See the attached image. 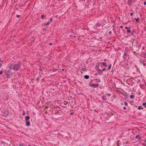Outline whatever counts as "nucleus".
I'll list each match as a JSON object with an SVG mask.
<instances>
[{
    "label": "nucleus",
    "mask_w": 146,
    "mask_h": 146,
    "mask_svg": "<svg viewBox=\"0 0 146 146\" xmlns=\"http://www.w3.org/2000/svg\"><path fill=\"white\" fill-rule=\"evenodd\" d=\"M22 64V63L21 61H18L17 64H15L14 65L13 70L16 71H17L20 68V67Z\"/></svg>",
    "instance_id": "1"
},
{
    "label": "nucleus",
    "mask_w": 146,
    "mask_h": 146,
    "mask_svg": "<svg viewBox=\"0 0 146 146\" xmlns=\"http://www.w3.org/2000/svg\"><path fill=\"white\" fill-rule=\"evenodd\" d=\"M137 83L139 82L140 83V84H143L144 83V81L143 80V78L142 76H137Z\"/></svg>",
    "instance_id": "2"
},
{
    "label": "nucleus",
    "mask_w": 146,
    "mask_h": 146,
    "mask_svg": "<svg viewBox=\"0 0 146 146\" xmlns=\"http://www.w3.org/2000/svg\"><path fill=\"white\" fill-rule=\"evenodd\" d=\"M4 72L5 74L6 75L7 78H10L11 76L12 75V73L11 72L10 70H6Z\"/></svg>",
    "instance_id": "3"
},
{
    "label": "nucleus",
    "mask_w": 146,
    "mask_h": 146,
    "mask_svg": "<svg viewBox=\"0 0 146 146\" xmlns=\"http://www.w3.org/2000/svg\"><path fill=\"white\" fill-rule=\"evenodd\" d=\"M131 105H133L134 106H135V107H137V106H136L137 103L136 102H135L133 100H132V101H131Z\"/></svg>",
    "instance_id": "4"
},
{
    "label": "nucleus",
    "mask_w": 146,
    "mask_h": 146,
    "mask_svg": "<svg viewBox=\"0 0 146 146\" xmlns=\"http://www.w3.org/2000/svg\"><path fill=\"white\" fill-rule=\"evenodd\" d=\"M89 85L91 87L93 88H94V84L93 83H92L91 82H89Z\"/></svg>",
    "instance_id": "5"
},
{
    "label": "nucleus",
    "mask_w": 146,
    "mask_h": 146,
    "mask_svg": "<svg viewBox=\"0 0 146 146\" xmlns=\"http://www.w3.org/2000/svg\"><path fill=\"white\" fill-rule=\"evenodd\" d=\"M127 53L126 52H125L123 54V58L125 59H126L127 58L126 56H127Z\"/></svg>",
    "instance_id": "6"
},
{
    "label": "nucleus",
    "mask_w": 146,
    "mask_h": 146,
    "mask_svg": "<svg viewBox=\"0 0 146 146\" xmlns=\"http://www.w3.org/2000/svg\"><path fill=\"white\" fill-rule=\"evenodd\" d=\"M30 124H31L30 123L29 121H26V124L27 126H30Z\"/></svg>",
    "instance_id": "7"
},
{
    "label": "nucleus",
    "mask_w": 146,
    "mask_h": 146,
    "mask_svg": "<svg viewBox=\"0 0 146 146\" xmlns=\"http://www.w3.org/2000/svg\"><path fill=\"white\" fill-rule=\"evenodd\" d=\"M101 63L102 64V65L103 66H104L105 67H106L107 66V65H106V62H104Z\"/></svg>",
    "instance_id": "8"
},
{
    "label": "nucleus",
    "mask_w": 146,
    "mask_h": 146,
    "mask_svg": "<svg viewBox=\"0 0 146 146\" xmlns=\"http://www.w3.org/2000/svg\"><path fill=\"white\" fill-rule=\"evenodd\" d=\"M51 23L49 21L47 23H45L44 24V26H48Z\"/></svg>",
    "instance_id": "9"
},
{
    "label": "nucleus",
    "mask_w": 146,
    "mask_h": 146,
    "mask_svg": "<svg viewBox=\"0 0 146 146\" xmlns=\"http://www.w3.org/2000/svg\"><path fill=\"white\" fill-rule=\"evenodd\" d=\"M135 96L133 93H132L131 94L130 96V98L131 99H132L134 98Z\"/></svg>",
    "instance_id": "10"
},
{
    "label": "nucleus",
    "mask_w": 146,
    "mask_h": 146,
    "mask_svg": "<svg viewBox=\"0 0 146 146\" xmlns=\"http://www.w3.org/2000/svg\"><path fill=\"white\" fill-rule=\"evenodd\" d=\"M30 117L29 116H27L25 117V121H28L30 119Z\"/></svg>",
    "instance_id": "11"
},
{
    "label": "nucleus",
    "mask_w": 146,
    "mask_h": 146,
    "mask_svg": "<svg viewBox=\"0 0 146 146\" xmlns=\"http://www.w3.org/2000/svg\"><path fill=\"white\" fill-rule=\"evenodd\" d=\"M46 15H42L41 16V19H43L44 18H46Z\"/></svg>",
    "instance_id": "12"
},
{
    "label": "nucleus",
    "mask_w": 146,
    "mask_h": 146,
    "mask_svg": "<svg viewBox=\"0 0 146 146\" xmlns=\"http://www.w3.org/2000/svg\"><path fill=\"white\" fill-rule=\"evenodd\" d=\"M94 88H97L98 87V84H94Z\"/></svg>",
    "instance_id": "13"
},
{
    "label": "nucleus",
    "mask_w": 146,
    "mask_h": 146,
    "mask_svg": "<svg viewBox=\"0 0 146 146\" xmlns=\"http://www.w3.org/2000/svg\"><path fill=\"white\" fill-rule=\"evenodd\" d=\"M98 72H99L98 73V74H102V70H100L99 69L98 70Z\"/></svg>",
    "instance_id": "14"
},
{
    "label": "nucleus",
    "mask_w": 146,
    "mask_h": 146,
    "mask_svg": "<svg viewBox=\"0 0 146 146\" xmlns=\"http://www.w3.org/2000/svg\"><path fill=\"white\" fill-rule=\"evenodd\" d=\"M84 78L85 79H88L89 78V76L88 75H86L84 76Z\"/></svg>",
    "instance_id": "15"
},
{
    "label": "nucleus",
    "mask_w": 146,
    "mask_h": 146,
    "mask_svg": "<svg viewBox=\"0 0 146 146\" xmlns=\"http://www.w3.org/2000/svg\"><path fill=\"white\" fill-rule=\"evenodd\" d=\"M140 71L137 69V76H142L141 74L139 73Z\"/></svg>",
    "instance_id": "16"
},
{
    "label": "nucleus",
    "mask_w": 146,
    "mask_h": 146,
    "mask_svg": "<svg viewBox=\"0 0 146 146\" xmlns=\"http://www.w3.org/2000/svg\"><path fill=\"white\" fill-rule=\"evenodd\" d=\"M106 99V97L105 96H104L102 97V99L104 101H105Z\"/></svg>",
    "instance_id": "17"
},
{
    "label": "nucleus",
    "mask_w": 146,
    "mask_h": 146,
    "mask_svg": "<svg viewBox=\"0 0 146 146\" xmlns=\"http://www.w3.org/2000/svg\"><path fill=\"white\" fill-rule=\"evenodd\" d=\"M13 66H14V65H13V64H11L10 65L9 69H11L12 68L13 69Z\"/></svg>",
    "instance_id": "18"
},
{
    "label": "nucleus",
    "mask_w": 146,
    "mask_h": 146,
    "mask_svg": "<svg viewBox=\"0 0 146 146\" xmlns=\"http://www.w3.org/2000/svg\"><path fill=\"white\" fill-rule=\"evenodd\" d=\"M131 0H128L127 4L128 5H129L131 4Z\"/></svg>",
    "instance_id": "19"
},
{
    "label": "nucleus",
    "mask_w": 146,
    "mask_h": 146,
    "mask_svg": "<svg viewBox=\"0 0 146 146\" xmlns=\"http://www.w3.org/2000/svg\"><path fill=\"white\" fill-rule=\"evenodd\" d=\"M137 138H138L139 140L141 138V137L139 134L137 135Z\"/></svg>",
    "instance_id": "20"
},
{
    "label": "nucleus",
    "mask_w": 146,
    "mask_h": 146,
    "mask_svg": "<svg viewBox=\"0 0 146 146\" xmlns=\"http://www.w3.org/2000/svg\"><path fill=\"white\" fill-rule=\"evenodd\" d=\"M138 109L139 110H143V108H142L141 106H139L138 107Z\"/></svg>",
    "instance_id": "21"
},
{
    "label": "nucleus",
    "mask_w": 146,
    "mask_h": 146,
    "mask_svg": "<svg viewBox=\"0 0 146 146\" xmlns=\"http://www.w3.org/2000/svg\"><path fill=\"white\" fill-rule=\"evenodd\" d=\"M111 64L110 65L108 66V69H107V70H109L110 69H111Z\"/></svg>",
    "instance_id": "22"
},
{
    "label": "nucleus",
    "mask_w": 146,
    "mask_h": 146,
    "mask_svg": "<svg viewBox=\"0 0 146 146\" xmlns=\"http://www.w3.org/2000/svg\"><path fill=\"white\" fill-rule=\"evenodd\" d=\"M95 80H98V81L99 82H101L100 80L99 79L96 78L95 79Z\"/></svg>",
    "instance_id": "23"
},
{
    "label": "nucleus",
    "mask_w": 146,
    "mask_h": 146,
    "mask_svg": "<svg viewBox=\"0 0 146 146\" xmlns=\"http://www.w3.org/2000/svg\"><path fill=\"white\" fill-rule=\"evenodd\" d=\"M51 23L52 22V17H51L50 18V20L49 21Z\"/></svg>",
    "instance_id": "24"
},
{
    "label": "nucleus",
    "mask_w": 146,
    "mask_h": 146,
    "mask_svg": "<svg viewBox=\"0 0 146 146\" xmlns=\"http://www.w3.org/2000/svg\"><path fill=\"white\" fill-rule=\"evenodd\" d=\"M3 63V62H0V68L2 66Z\"/></svg>",
    "instance_id": "25"
},
{
    "label": "nucleus",
    "mask_w": 146,
    "mask_h": 146,
    "mask_svg": "<svg viewBox=\"0 0 146 146\" xmlns=\"http://www.w3.org/2000/svg\"><path fill=\"white\" fill-rule=\"evenodd\" d=\"M139 62L140 64H142L143 63V62L141 61L140 60H139Z\"/></svg>",
    "instance_id": "26"
},
{
    "label": "nucleus",
    "mask_w": 146,
    "mask_h": 146,
    "mask_svg": "<svg viewBox=\"0 0 146 146\" xmlns=\"http://www.w3.org/2000/svg\"><path fill=\"white\" fill-rule=\"evenodd\" d=\"M61 111L60 110H59L58 111H57V113H60Z\"/></svg>",
    "instance_id": "27"
},
{
    "label": "nucleus",
    "mask_w": 146,
    "mask_h": 146,
    "mask_svg": "<svg viewBox=\"0 0 146 146\" xmlns=\"http://www.w3.org/2000/svg\"><path fill=\"white\" fill-rule=\"evenodd\" d=\"M124 103V104L125 106H127L128 105V104L127 102H125Z\"/></svg>",
    "instance_id": "28"
},
{
    "label": "nucleus",
    "mask_w": 146,
    "mask_h": 146,
    "mask_svg": "<svg viewBox=\"0 0 146 146\" xmlns=\"http://www.w3.org/2000/svg\"><path fill=\"white\" fill-rule=\"evenodd\" d=\"M127 33H130V30L129 29H127Z\"/></svg>",
    "instance_id": "29"
},
{
    "label": "nucleus",
    "mask_w": 146,
    "mask_h": 146,
    "mask_svg": "<svg viewBox=\"0 0 146 146\" xmlns=\"http://www.w3.org/2000/svg\"><path fill=\"white\" fill-rule=\"evenodd\" d=\"M16 17L17 18H19L21 17V15H17L16 16Z\"/></svg>",
    "instance_id": "30"
},
{
    "label": "nucleus",
    "mask_w": 146,
    "mask_h": 146,
    "mask_svg": "<svg viewBox=\"0 0 146 146\" xmlns=\"http://www.w3.org/2000/svg\"><path fill=\"white\" fill-rule=\"evenodd\" d=\"M24 144H20L19 145V146H24Z\"/></svg>",
    "instance_id": "31"
},
{
    "label": "nucleus",
    "mask_w": 146,
    "mask_h": 146,
    "mask_svg": "<svg viewBox=\"0 0 146 146\" xmlns=\"http://www.w3.org/2000/svg\"><path fill=\"white\" fill-rule=\"evenodd\" d=\"M3 71H1L0 72V75H1L3 73Z\"/></svg>",
    "instance_id": "32"
},
{
    "label": "nucleus",
    "mask_w": 146,
    "mask_h": 146,
    "mask_svg": "<svg viewBox=\"0 0 146 146\" xmlns=\"http://www.w3.org/2000/svg\"><path fill=\"white\" fill-rule=\"evenodd\" d=\"M133 54H135L136 56H137V55H136V54H137V53L135 52H133Z\"/></svg>",
    "instance_id": "33"
},
{
    "label": "nucleus",
    "mask_w": 146,
    "mask_h": 146,
    "mask_svg": "<svg viewBox=\"0 0 146 146\" xmlns=\"http://www.w3.org/2000/svg\"><path fill=\"white\" fill-rule=\"evenodd\" d=\"M106 70V69L105 68H104L102 70V71H104L105 70Z\"/></svg>",
    "instance_id": "34"
},
{
    "label": "nucleus",
    "mask_w": 146,
    "mask_h": 146,
    "mask_svg": "<svg viewBox=\"0 0 146 146\" xmlns=\"http://www.w3.org/2000/svg\"><path fill=\"white\" fill-rule=\"evenodd\" d=\"M146 105V103H143V106H145Z\"/></svg>",
    "instance_id": "35"
},
{
    "label": "nucleus",
    "mask_w": 146,
    "mask_h": 146,
    "mask_svg": "<svg viewBox=\"0 0 146 146\" xmlns=\"http://www.w3.org/2000/svg\"><path fill=\"white\" fill-rule=\"evenodd\" d=\"M3 62V61L1 60V58H0V62Z\"/></svg>",
    "instance_id": "36"
},
{
    "label": "nucleus",
    "mask_w": 146,
    "mask_h": 146,
    "mask_svg": "<svg viewBox=\"0 0 146 146\" xmlns=\"http://www.w3.org/2000/svg\"><path fill=\"white\" fill-rule=\"evenodd\" d=\"M137 128H138V127H140V125H139V124H137Z\"/></svg>",
    "instance_id": "37"
},
{
    "label": "nucleus",
    "mask_w": 146,
    "mask_h": 146,
    "mask_svg": "<svg viewBox=\"0 0 146 146\" xmlns=\"http://www.w3.org/2000/svg\"><path fill=\"white\" fill-rule=\"evenodd\" d=\"M133 32H135V31L134 30L132 32V33H131L132 35H133L134 34Z\"/></svg>",
    "instance_id": "38"
},
{
    "label": "nucleus",
    "mask_w": 146,
    "mask_h": 146,
    "mask_svg": "<svg viewBox=\"0 0 146 146\" xmlns=\"http://www.w3.org/2000/svg\"><path fill=\"white\" fill-rule=\"evenodd\" d=\"M57 69H54L53 70V71L54 72H55L56 71V70Z\"/></svg>",
    "instance_id": "39"
},
{
    "label": "nucleus",
    "mask_w": 146,
    "mask_h": 146,
    "mask_svg": "<svg viewBox=\"0 0 146 146\" xmlns=\"http://www.w3.org/2000/svg\"><path fill=\"white\" fill-rule=\"evenodd\" d=\"M109 34H111L112 33V32L111 31H110L109 32Z\"/></svg>",
    "instance_id": "40"
},
{
    "label": "nucleus",
    "mask_w": 146,
    "mask_h": 146,
    "mask_svg": "<svg viewBox=\"0 0 146 146\" xmlns=\"http://www.w3.org/2000/svg\"><path fill=\"white\" fill-rule=\"evenodd\" d=\"M25 115V113L24 112V111H23V115Z\"/></svg>",
    "instance_id": "41"
},
{
    "label": "nucleus",
    "mask_w": 146,
    "mask_h": 146,
    "mask_svg": "<svg viewBox=\"0 0 146 146\" xmlns=\"http://www.w3.org/2000/svg\"><path fill=\"white\" fill-rule=\"evenodd\" d=\"M137 22H139V18H137Z\"/></svg>",
    "instance_id": "42"
},
{
    "label": "nucleus",
    "mask_w": 146,
    "mask_h": 146,
    "mask_svg": "<svg viewBox=\"0 0 146 146\" xmlns=\"http://www.w3.org/2000/svg\"><path fill=\"white\" fill-rule=\"evenodd\" d=\"M74 114V112H72L70 114L71 115H73V114Z\"/></svg>",
    "instance_id": "43"
},
{
    "label": "nucleus",
    "mask_w": 146,
    "mask_h": 146,
    "mask_svg": "<svg viewBox=\"0 0 146 146\" xmlns=\"http://www.w3.org/2000/svg\"><path fill=\"white\" fill-rule=\"evenodd\" d=\"M133 15V13H130V15L131 16H132Z\"/></svg>",
    "instance_id": "44"
},
{
    "label": "nucleus",
    "mask_w": 146,
    "mask_h": 146,
    "mask_svg": "<svg viewBox=\"0 0 146 146\" xmlns=\"http://www.w3.org/2000/svg\"><path fill=\"white\" fill-rule=\"evenodd\" d=\"M108 96H111V94H108Z\"/></svg>",
    "instance_id": "45"
},
{
    "label": "nucleus",
    "mask_w": 146,
    "mask_h": 146,
    "mask_svg": "<svg viewBox=\"0 0 146 146\" xmlns=\"http://www.w3.org/2000/svg\"><path fill=\"white\" fill-rule=\"evenodd\" d=\"M144 4L145 5H146V2H144Z\"/></svg>",
    "instance_id": "46"
},
{
    "label": "nucleus",
    "mask_w": 146,
    "mask_h": 146,
    "mask_svg": "<svg viewBox=\"0 0 146 146\" xmlns=\"http://www.w3.org/2000/svg\"><path fill=\"white\" fill-rule=\"evenodd\" d=\"M144 56L145 58H146V54L144 55Z\"/></svg>",
    "instance_id": "47"
},
{
    "label": "nucleus",
    "mask_w": 146,
    "mask_h": 146,
    "mask_svg": "<svg viewBox=\"0 0 146 146\" xmlns=\"http://www.w3.org/2000/svg\"><path fill=\"white\" fill-rule=\"evenodd\" d=\"M49 45H52V43H49Z\"/></svg>",
    "instance_id": "48"
},
{
    "label": "nucleus",
    "mask_w": 146,
    "mask_h": 146,
    "mask_svg": "<svg viewBox=\"0 0 146 146\" xmlns=\"http://www.w3.org/2000/svg\"><path fill=\"white\" fill-rule=\"evenodd\" d=\"M125 29H128V27H125Z\"/></svg>",
    "instance_id": "49"
},
{
    "label": "nucleus",
    "mask_w": 146,
    "mask_h": 146,
    "mask_svg": "<svg viewBox=\"0 0 146 146\" xmlns=\"http://www.w3.org/2000/svg\"><path fill=\"white\" fill-rule=\"evenodd\" d=\"M123 109H124V110H125L126 109V108L125 107H124L123 108Z\"/></svg>",
    "instance_id": "50"
},
{
    "label": "nucleus",
    "mask_w": 146,
    "mask_h": 146,
    "mask_svg": "<svg viewBox=\"0 0 146 146\" xmlns=\"http://www.w3.org/2000/svg\"><path fill=\"white\" fill-rule=\"evenodd\" d=\"M143 65L144 66H145V63H144L143 62Z\"/></svg>",
    "instance_id": "51"
},
{
    "label": "nucleus",
    "mask_w": 146,
    "mask_h": 146,
    "mask_svg": "<svg viewBox=\"0 0 146 146\" xmlns=\"http://www.w3.org/2000/svg\"><path fill=\"white\" fill-rule=\"evenodd\" d=\"M135 19L136 21H137V18H135Z\"/></svg>",
    "instance_id": "52"
},
{
    "label": "nucleus",
    "mask_w": 146,
    "mask_h": 146,
    "mask_svg": "<svg viewBox=\"0 0 146 146\" xmlns=\"http://www.w3.org/2000/svg\"><path fill=\"white\" fill-rule=\"evenodd\" d=\"M135 138L136 139H137V135H136V136H135Z\"/></svg>",
    "instance_id": "53"
},
{
    "label": "nucleus",
    "mask_w": 146,
    "mask_h": 146,
    "mask_svg": "<svg viewBox=\"0 0 146 146\" xmlns=\"http://www.w3.org/2000/svg\"><path fill=\"white\" fill-rule=\"evenodd\" d=\"M121 105H123V103H121Z\"/></svg>",
    "instance_id": "54"
},
{
    "label": "nucleus",
    "mask_w": 146,
    "mask_h": 146,
    "mask_svg": "<svg viewBox=\"0 0 146 146\" xmlns=\"http://www.w3.org/2000/svg\"><path fill=\"white\" fill-rule=\"evenodd\" d=\"M57 113H57V112H56V113H55V114H56H56H57Z\"/></svg>",
    "instance_id": "55"
},
{
    "label": "nucleus",
    "mask_w": 146,
    "mask_h": 146,
    "mask_svg": "<svg viewBox=\"0 0 146 146\" xmlns=\"http://www.w3.org/2000/svg\"><path fill=\"white\" fill-rule=\"evenodd\" d=\"M106 60H107V59H105L104 60V61H106Z\"/></svg>",
    "instance_id": "56"
},
{
    "label": "nucleus",
    "mask_w": 146,
    "mask_h": 146,
    "mask_svg": "<svg viewBox=\"0 0 146 146\" xmlns=\"http://www.w3.org/2000/svg\"><path fill=\"white\" fill-rule=\"evenodd\" d=\"M135 67H136V68H137V66H136V65H135Z\"/></svg>",
    "instance_id": "57"
},
{
    "label": "nucleus",
    "mask_w": 146,
    "mask_h": 146,
    "mask_svg": "<svg viewBox=\"0 0 146 146\" xmlns=\"http://www.w3.org/2000/svg\"><path fill=\"white\" fill-rule=\"evenodd\" d=\"M62 71H63L64 70V69H62Z\"/></svg>",
    "instance_id": "58"
},
{
    "label": "nucleus",
    "mask_w": 146,
    "mask_h": 146,
    "mask_svg": "<svg viewBox=\"0 0 146 146\" xmlns=\"http://www.w3.org/2000/svg\"><path fill=\"white\" fill-rule=\"evenodd\" d=\"M96 67H99V66H96Z\"/></svg>",
    "instance_id": "59"
},
{
    "label": "nucleus",
    "mask_w": 146,
    "mask_h": 146,
    "mask_svg": "<svg viewBox=\"0 0 146 146\" xmlns=\"http://www.w3.org/2000/svg\"><path fill=\"white\" fill-rule=\"evenodd\" d=\"M137 93H138V94H140V93H138V92H137Z\"/></svg>",
    "instance_id": "60"
},
{
    "label": "nucleus",
    "mask_w": 146,
    "mask_h": 146,
    "mask_svg": "<svg viewBox=\"0 0 146 146\" xmlns=\"http://www.w3.org/2000/svg\"><path fill=\"white\" fill-rule=\"evenodd\" d=\"M121 28H122L123 27V26H121L120 27Z\"/></svg>",
    "instance_id": "61"
},
{
    "label": "nucleus",
    "mask_w": 146,
    "mask_h": 146,
    "mask_svg": "<svg viewBox=\"0 0 146 146\" xmlns=\"http://www.w3.org/2000/svg\"><path fill=\"white\" fill-rule=\"evenodd\" d=\"M6 112H7V115H8V112H7V111H6Z\"/></svg>",
    "instance_id": "62"
},
{
    "label": "nucleus",
    "mask_w": 146,
    "mask_h": 146,
    "mask_svg": "<svg viewBox=\"0 0 146 146\" xmlns=\"http://www.w3.org/2000/svg\"><path fill=\"white\" fill-rule=\"evenodd\" d=\"M145 107L146 108V105H145Z\"/></svg>",
    "instance_id": "63"
},
{
    "label": "nucleus",
    "mask_w": 146,
    "mask_h": 146,
    "mask_svg": "<svg viewBox=\"0 0 146 146\" xmlns=\"http://www.w3.org/2000/svg\"><path fill=\"white\" fill-rule=\"evenodd\" d=\"M28 146H31V145H29Z\"/></svg>",
    "instance_id": "64"
}]
</instances>
